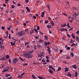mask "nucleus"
I'll return each mask as SVG.
<instances>
[{"mask_svg":"<svg viewBox=\"0 0 79 79\" xmlns=\"http://www.w3.org/2000/svg\"><path fill=\"white\" fill-rule=\"evenodd\" d=\"M9 62L10 64L11 63V60L10 59H9Z\"/></svg>","mask_w":79,"mask_h":79,"instance_id":"nucleus-54","label":"nucleus"},{"mask_svg":"<svg viewBox=\"0 0 79 79\" xmlns=\"http://www.w3.org/2000/svg\"><path fill=\"white\" fill-rule=\"evenodd\" d=\"M78 76V72H75V77H77Z\"/></svg>","mask_w":79,"mask_h":79,"instance_id":"nucleus-13","label":"nucleus"},{"mask_svg":"<svg viewBox=\"0 0 79 79\" xmlns=\"http://www.w3.org/2000/svg\"><path fill=\"white\" fill-rule=\"evenodd\" d=\"M66 58H67V59H70V56H67V57H66Z\"/></svg>","mask_w":79,"mask_h":79,"instance_id":"nucleus-37","label":"nucleus"},{"mask_svg":"<svg viewBox=\"0 0 79 79\" xmlns=\"http://www.w3.org/2000/svg\"><path fill=\"white\" fill-rule=\"evenodd\" d=\"M72 16L76 17L77 16V14H76V12H73V14L72 15Z\"/></svg>","mask_w":79,"mask_h":79,"instance_id":"nucleus-4","label":"nucleus"},{"mask_svg":"<svg viewBox=\"0 0 79 79\" xmlns=\"http://www.w3.org/2000/svg\"><path fill=\"white\" fill-rule=\"evenodd\" d=\"M15 6L14 5H12L11 6V8H15Z\"/></svg>","mask_w":79,"mask_h":79,"instance_id":"nucleus-43","label":"nucleus"},{"mask_svg":"<svg viewBox=\"0 0 79 79\" xmlns=\"http://www.w3.org/2000/svg\"><path fill=\"white\" fill-rule=\"evenodd\" d=\"M29 42H25V46H27V45L28 44H29Z\"/></svg>","mask_w":79,"mask_h":79,"instance_id":"nucleus-42","label":"nucleus"},{"mask_svg":"<svg viewBox=\"0 0 79 79\" xmlns=\"http://www.w3.org/2000/svg\"><path fill=\"white\" fill-rule=\"evenodd\" d=\"M8 71V69H5V70H4L3 71H2V73H4V72H6L7 71Z\"/></svg>","mask_w":79,"mask_h":79,"instance_id":"nucleus-15","label":"nucleus"},{"mask_svg":"<svg viewBox=\"0 0 79 79\" xmlns=\"http://www.w3.org/2000/svg\"><path fill=\"white\" fill-rule=\"evenodd\" d=\"M11 39L13 40V41H14V42H16L17 40H16L14 39H13V37H12V38H11Z\"/></svg>","mask_w":79,"mask_h":79,"instance_id":"nucleus-33","label":"nucleus"},{"mask_svg":"<svg viewBox=\"0 0 79 79\" xmlns=\"http://www.w3.org/2000/svg\"><path fill=\"white\" fill-rule=\"evenodd\" d=\"M73 27H72L69 30V31H72V30L73 29Z\"/></svg>","mask_w":79,"mask_h":79,"instance_id":"nucleus-46","label":"nucleus"},{"mask_svg":"<svg viewBox=\"0 0 79 79\" xmlns=\"http://www.w3.org/2000/svg\"><path fill=\"white\" fill-rule=\"evenodd\" d=\"M69 71V68H65V72H66L67 71Z\"/></svg>","mask_w":79,"mask_h":79,"instance_id":"nucleus-27","label":"nucleus"},{"mask_svg":"<svg viewBox=\"0 0 79 79\" xmlns=\"http://www.w3.org/2000/svg\"><path fill=\"white\" fill-rule=\"evenodd\" d=\"M61 70V68L59 67L58 68V69L57 70V71H59Z\"/></svg>","mask_w":79,"mask_h":79,"instance_id":"nucleus-32","label":"nucleus"},{"mask_svg":"<svg viewBox=\"0 0 79 79\" xmlns=\"http://www.w3.org/2000/svg\"><path fill=\"white\" fill-rule=\"evenodd\" d=\"M38 48H40L41 47V45H40V44H38L37 45Z\"/></svg>","mask_w":79,"mask_h":79,"instance_id":"nucleus-36","label":"nucleus"},{"mask_svg":"<svg viewBox=\"0 0 79 79\" xmlns=\"http://www.w3.org/2000/svg\"><path fill=\"white\" fill-rule=\"evenodd\" d=\"M72 37L74 39L75 38V36L74 35H73V34H72Z\"/></svg>","mask_w":79,"mask_h":79,"instance_id":"nucleus-41","label":"nucleus"},{"mask_svg":"<svg viewBox=\"0 0 79 79\" xmlns=\"http://www.w3.org/2000/svg\"><path fill=\"white\" fill-rule=\"evenodd\" d=\"M4 40V39L2 38H0V40L2 41V42H3V41Z\"/></svg>","mask_w":79,"mask_h":79,"instance_id":"nucleus-22","label":"nucleus"},{"mask_svg":"<svg viewBox=\"0 0 79 79\" xmlns=\"http://www.w3.org/2000/svg\"><path fill=\"white\" fill-rule=\"evenodd\" d=\"M26 9L27 10V11H28L29 12H30V10L28 7H26Z\"/></svg>","mask_w":79,"mask_h":79,"instance_id":"nucleus-16","label":"nucleus"},{"mask_svg":"<svg viewBox=\"0 0 79 79\" xmlns=\"http://www.w3.org/2000/svg\"><path fill=\"white\" fill-rule=\"evenodd\" d=\"M47 50H48V49H50V48L49 47V46H48L47 47Z\"/></svg>","mask_w":79,"mask_h":79,"instance_id":"nucleus-59","label":"nucleus"},{"mask_svg":"<svg viewBox=\"0 0 79 79\" xmlns=\"http://www.w3.org/2000/svg\"><path fill=\"white\" fill-rule=\"evenodd\" d=\"M49 68L50 69H52V68H53V66H52V65H49Z\"/></svg>","mask_w":79,"mask_h":79,"instance_id":"nucleus-25","label":"nucleus"},{"mask_svg":"<svg viewBox=\"0 0 79 79\" xmlns=\"http://www.w3.org/2000/svg\"><path fill=\"white\" fill-rule=\"evenodd\" d=\"M34 30L35 31V32H36V33H38V31L35 28L34 29Z\"/></svg>","mask_w":79,"mask_h":79,"instance_id":"nucleus-28","label":"nucleus"},{"mask_svg":"<svg viewBox=\"0 0 79 79\" xmlns=\"http://www.w3.org/2000/svg\"><path fill=\"white\" fill-rule=\"evenodd\" d=\"M47 27L48 28H50V27L49 26V25H47Z\"/></svg>","mask_w":79,"mask_h":79,"instance_id":"nucleus-62","label":"nucleus"},{"mask_svg":"<svg viewBox=\"0 0 79 79\" xmlns=\"http://www.w3.org/2000/svg\"><path fill=\"white\" fill-rule=\"evenodd\" d=\"M50 4H48L47 5V7L48 8L49 10H50Z\"/></svg>","mask_w":79,"mask_h":79,"instance_id":"nucleus-29","label":"nucleus"},{"mask_svg":"<svg viewBox=\"0 0 79 79\" xmlns=\"http://www.w3.org/2000/svg\"><path fill=\"white\" fill-rule=\"evenodd\" d=\"M32 77L34 78V79H36V77H35V76H34V75H33V74L32 75Z\"/></svg>","mask_w":79,"mask_h":79,"instance_id":"nucleus-34","label":"nucleus"},{"mask_svg":"<svg viewBox=\"0 0 79 79\" xmlns=\"http://www.w3.org/2000/svg\"><path fill=\"white\" fill-rule=\"evenodd\" d=\"M50 23H51L52 26H54L55 25V24L53 23V21H51L50 22Z\"/></svg>","mask_w":79,"mask_h":79,"instance_id":"nucleus-19","label":"nucleus"},{"mask_svg":"<svg viewBox=\"0 0 79 79\" xmlns=\"http://www.w3.org/2000/svg\"><path fill=\"white\" fill-rule=\"evenodd\" d=\"M27 56L28 58H32L33 56L32 55H30V54H27Z\"/></svg>","mask_w":79,"mask_h":79,"instance_id":"nucleus-5","label":"nucleus"},{"mask_svg":"<svg viewBox=\"0 0 79 79\" xmlns=\"http://www.w3.org/2000/svg\"><path fill=\"white\" fill-rule=\"evenodd\" d=\"M47 50L48 51V53H49V54H50L51 52L50 51V49H48Z\"/></svg>","mask_w":79,"mask_h":79,"instance_id":"nucleus-35","label":"nucleus"},{"mask_svg":"<svg viewBox=\"0 0 79 79\" xmlns=\"http://www.w3.org/2000/svg\"><path fill=\"white\" fill-rule=\"evenodd\" d=\"M39 29H40V27L39 26H38V27H37V30L39 31Z\"/></svg>","mask_w":79,"mask_h":79,"instance_id":"nucleus-49","label":"nucleus"},{"mask_svg":"<svg viewBox=\"0 0 79 79\" xmlns=\"http://www.w3.org/2000/svg\"><path fill=\"white\" fill-rule=\"evenodd\" d=\"M56 4L57 5H60V2H56Z\"/></svg>","mask_w":79,"mask_h":79,"instance_id":"nucleus-24","label":"nucleus"},{"mask_svg":"<svg viewBox=\"0 0 79 79\" xmlns=\"http://www.w3.org/2000/svg\"><path fill=\"white\" fill-rule=\"evenodd\" d=\"M74 45H76L75 44L73 43L71 45V46L72 47H74Z\"/></svg>","mask_w":79,"mask_h":79,"instance_id":"nucleus-30","label":"nucleus"},{"mask_svg":"<svg viewBox=\"0 0 79 79\" xmlns=\"http://www.w3.org/2000/svg\"><path fill=\"white\" fill-rule=\"evenodd\" d=\"M18 61H19V60L16 58H15L13 60V63L15 64H16Z\"/></svg>","mask_w":79,"mask_h":79,"instance_id":"nucleus-2","label":"nucleus"},{"mask_svg":"<svg viewBox=\"0 0 79 79\" xmlns=\"http://www.w3.org/2000/svg\"><path fill=\"white\" fill-rule=\"evenodd\" d=\"M5 56H3L2 57H0V60H1V61H2V60H5Z\"/></svg>","mask_w":79,"mask_h":79,"instance_id":"nucleus-6","label":"nucleus"},{"mask_svg":"<svg viewBox=\"0 0 79 79\" xmlns=\"http://www.w3.org/2000/svg\"><path fill=\"white\" fill-rule=\"evenodd\" d=\"M66 26V24L65 23H64V25L63 24L61 25L62 27H65Z\"/></svg>","mask_w":79,"mask_h":79,"instance_id":"nucleus-31","label":"nucleus"},{"mask_svg":"<svg viewBox=\"0 0 79 79\" xmlns=\"http://www.w3.org/2000/svg\"><path fill=\"white\" fill-rule=\"evenodd\" d=\"M44 45H45V47L47 46L48 45V43L46 41H44Z\"/></svg>","mask_w":79,"mask_h":79,"instance_id":"nucleus-8","label":"nucleus"},{"mask_svg":"<svg viewBox=\"0 0 79 79\" xmlns=\"http://www.w3.org/2000/svg\"><path fill=\"white\" fill-rule=\"evenodd\" d=\"M67 76L70 77H71L72 76V75L69 72L68 73V74H67Z\"/></svg>","mask_w":79,"mask_h":79,"instance_id":"nucleus-11","label":"nucleus"},{"mask_svg":"<svg viewBox=\"0 0 79 79\" xmlns=\"http://www.w3.org/2000/svg\"><path fill=\"white\" fill-rule=\"evenodd\" d=\"M70 49V47H68L67 48V50H69Z\"/></svg>","mask_w":79,"mask_h":79,"instance_id":"nucleus-51","label":"nucleus"},{"mask_svg":"<svg viewBox=\"0 0 79 79\" xmlns=\"http://www.w3.org/2000/svg\"><path fill=\"white\" fill-rule=\"evenodd\" d=\"M46 62H47L48 63H49L50 61H49V60L48 59H47L46 60Z\"/></svg>","mask_w":79,"mask_h":79,"instance_id":"nucleus-53","label":"nucleus"},{"mask_svg":"<svg viewBox=\"0 0 79 79\" xmlns=\"http://www.w3.org/2000/svg\"><path fill=\"white\" fill-rule=\"evenodd\" d=\"M73 68L75 69H77V66L76 65H75L73 66Z\"/></svg>","mask_w":79,"mask_h":79,"instance_id":"nucleus-17","label":"nucleus"},{"mask_svg":"<svg viewBox=\"0 0 79 79\" xmlns=\"http://www.w3.org/2000/svg\"><path fill=\"white\" fill-rule=\"evenodd\" d=\"M71 19L72 20H74V19H75V18H73V17H71Z\"/></svg>","mask_w":79,"mask_h":79,"instance_id":"nucleus-63","label":"nucleus"},{"mask_svg":"<svg viewBox=\"0 0 79 79\" xmlns=\"http://www.w3.org/2000/svg\"><path fill=\"white\" fill-rule=\"evenodd\" d=\"M29 2V0H25V2H26V3H28V2Z\"/></svg>","mask_w":79,"mask_h":79,"instance_id":"nucleus-52","label":"nucleus"},{"mask_svg":"<svg viewBox=\"0 0 79 79\" xmlns=\"http://www.w3.org/2000/svg\"><path fill=\"white\" fill-rule=\"evenodd\" d=\"M48 20H47L46 21H45V23H46L47 24H48Z\"/></svg>","mask_w":79,"mask_h":79,"instance_id":"nucleus-57","label":"nucleus"},{"mask_svg":"<svg viewBox=\"0 0 79 79\" xmlns=\"http://www.w3.org/2000/svg\"><path fill=\"white\" fill-rule=\"evenodd\" d=\"M28 65V64L27 63H26V64H24L23 65L24 66H27Z\"/></svg>","mask_w":79,"mask_h":79,"instance_id":"nucleus-48","label":"nucleus"},{"mask_svg":"<svg viewBox=\"0 0 79 79\" xmlns=\"http://www.w3.org/2000/svg\"><path fill=\"white\" fill-rule=\"evenodd\" d=\"M10 76V75L9 74L6 73V77H8Z\"/></svg>","mask_w":79,"mask_h":79,"instance_id":"nucleus-18","label":"nucleus"},{"mask_svg":"<svg viewBox=\"0 0 79 79\" xmlns=\"http://www.w3.org/2000/svg\"><path fill=\"white\" fill-rule=\"evenodd\" d=\"M12 77H8L7 78V79H12Z\"/></svg>","mask_w":79,"mask_h":79,"instance_id":"nucleus-45","label":"nucleus"},{"mask_svg":"<svg viewBox=\"0 0 79 79\" xmlns=\"http://www.w3.org/2000/svg\"><path fill=\"white\" fill-rule=\"evenodd\" d=\"M10 58V56L9 55H7V56H6V58Z\"/></svg>","mask_w":79,"mask_h":79,"instance_id":"nucleus-56","label":"nucleus"},{"mask_svg":"<svg viewBox=\"0 0 79 79\" xmlns=\"http://www.w3.org/2000/svg\"><path fill=\"white\" fill-rule=\"evenodd\" d=\"M34 33V30H31L30 31V35H31L33 33Z\"/></svg>","mask_w":79,"mask_h":79,"instance_id":"nucleus-9","label":"nucleus"},{"mask_svg":"<svg viewBox=\"0 0 79 79\" xmlns=\"http://www.w3.org/2000/svg\"><path fill=\"white\" fill-rule=\"evenodd\" d=\"M44 15L43 14H41V17L42 18H43V17H44Z\"/></svg>","mask_w":79,"mask_h":79,"instance_id":"nucleus-58","label":"nucleus"},{"mask_svg":"<svg viewBox=\"0 0 79 79\" xmlns=\"http://www.w3.org/2000/svg\"><path fill=\"white\" fill-rule=\"evenodd\" d=\"M5 28V27H3V26H2V29L3 30V29H4Z\"/></svg>","mask_w":79,"mask_h":79,"instance_id":"nucleus-61","label":"nucleus"},{"mask_svg":"<svg viewBox=\"0 0 79 79\" xmlns=\"http://www.w3.org/2000/svg\"><path fill=\"white\" fill-rule=\"evenodd\" d=\"M71 43L72 44L73 43V41L72 39H70Z\"/></svg>","mask_w":79,"mask_h":79,"instance_id":"nucleus-40","label":"nucleus"},{"mask_svg":"<svg viewBox=\"0 0 79 79\" xmlns=\"http://www.w3.org/2000/svg\"><path fill=\"white\" fill-rule=\"evenodd\" d=\"M39 42L41 43H42L43 42V40L42 39H40L39 40Z\"/></svg>","mask_w":79,"mask_h":79,"instance_id":"nucleus-44","label":"nucleus"},{"mask_svg":"<svg viewBox=\"0 0 79 79\" xmlns=\"http://www.w3.org/2000/svg\"><path fill=\"white\" fill-rule=\"evenodd\" d=\"M48 70L50 73L51 74L53 73V70L52 69H49Z\"/></svg>","mask_w":79,"mask_h":79,"instance_id":"nucleus-7","label":"nucleus"},{"mask_svg":"<svg viewBox=\"0 0 79 79\" xmlns=\"http://www.w3.org/2000/svg\"><path fill=\"white\" fill-rule=\"evenodd\" d=\"M37 77L40 79H44L42 77Z\"/></svg>","mask_w":79,"mask_h":79,"instance_id":"nucleus-26","label":"nucleus"},{"mask_svg":"<svg viewBox=\"0 0 79 79\" xmlns=\"http://www.w3.org/2000/svg\"><path fill=\"white\" fill-rule=\"evenodd\" d=\"M44 55V52H42L40 53V54H38V57H42Z\"/></svg>","mask_w":79,"mask_h":79,"instance_id":"nucleus-3","label":"nucleus"},{"mask_svg":"<svg viewBox=\"0 0 79 79\" xmlns=\"http://www.w3.org/2000/svg\"><path fill=\"white\" fill-rule=\"evenodd\" d=\"M21 5L20 3L18 4V6L20 7L21 6Z\"/></svg>","mask_w":79,"mask_h":79,"instance_id":"nucleus-50","label":"nucleus"},{"mask_svg":"<svg viewBox=\"0 0 79 79\" xmlns=\"http://www.w3.org/2000/svg\"><path fill=\"white\" fill-rule=\"evenodd\" d=\"M19 36H22L23 35H24L25 34V32L24 31H20L18 34Z\"/></svg>","mask_w":79,"mask_h":79,"instance_id":"nucleus-1","label":"nucleus"},{"mask_svg":"<svg viewBox=\"0 0 79 79\" xmlns=\"http://www.w3.org/2000/svg\"><path fill=\"white\" fill-rule=\"evenodd\" d=\"M70 55L71 57H73L74 56V54L73 53H71L70 54Z\"/></svg>","mask_w":79,"mask_h":79,"instance_id":"nucleus-20","label":"nucleus"},{"mask_svg":"<svg viewBox=\"0 0 79 79\" xmlns=\"http://www.w3.org/2000/svg\"><path fill=\"white\" fill-rule=\"evenodd\" d=\"M19 59H20L21 61H24V60L22 58H21V57H19Z\"/></svg>","mask_w":79,"mask_h":79,"instance_id":"nucleus-21","label":"nucleus"},{"mask_svg":"<svg viewBox=\"0 0 79 79\" xmlns=\"http://www.w3.org/2000/svg\"><path fill=\"white\" fill-rule=\"evenodd\" d=\"M10 44H11V45L12 46H13V45H14L15 44V43H13V42H10Z\"/></svg>","mask_w":79,"mask_h":79,"instance_id":"nucleus-14","label":"nucleus"},{"mask_svg":"<svg viewBox=\"0 0 79 79\" xmlns=\"http://www.w3.org/2000/svg\"><path fill=\"white\" fill-rule=\"evenodd\" d=\"M17 77L18 78H22V76H20V75H18V76Z\"/></svg>","mask_w":79,"mask_h":79,"instance_id":"nucleus-38","label":"nucleus"},{"mask_svg":"<svg viewBox=\"0 0 79 79\" xmlns=\"http://www.w3.org/2000/svg\"><path fill=\"white\" fill-rule=\"evenodd\" d=\"M61 31H67L68 30L66 29L63 28V29H61Z\"/></svg>","mask_w":79,"mask_h":79,"instance_id":"nucleus-10","label":"nucleus"},{"mask_svg":"<svg viewBox=\"0 0 79 79\" xmlns=\"http://www.w3.org/2000/svg\"><path fill=\"white\" fill-rule=\"evenodd\" d=\"M34 52V51H31L30 52H29L27 54H31L32 52Z\"/></svg>","mask_w":79,"mask_h":79,"instance_id":"nucleus-23","label":"nucleus"},{"mask_svg":"<svg viewBox=\"0 0 79 79\" xmlns=\"http://www.w3.org/2000/svg\"><path fill=\"white\" fill-rule=\"evenodd\" d=\"M4 48V47L2 45H0V50Z\"/></svg>","mask_w":79,"mask_h":79,"instance_id":"nucleus-12","label":"nucleus"},{"mask_svg":"<svg viewBox=\"0 0 79 79\" xmlns=\"http://www.w3.org/2000/svg\"><path fill=\"white\" fill-rule=\"evenodd\" d=\"M6 34H7V35H8V31H6Z\"/></svg>","mask_w":79,"mask_h":79,"instance_id":"nucleus-55","label":"nucleus"},{"mask_svg":"<svg viewBox=\"0 0 79 79\" xmlns=\"http://www.w3.org/2000/svg\"><path fill=\"white\" fill-rule=\"evenodd\" d=\"M36 46H34V49L35 50H36Z\"/></svg>","mask_w":79,"mask_h":79,"instance_id":"nucleus-47","label":"nucleus"},{"mask_svg":"<svg viewBox=\"0 0 79 79\" xmlns=\"http://www.w3.org/2000/svg\"><path fill=\"white\" fill-rule=\"evenodd\" d=\"M33 17L34 18V19H36V17L35 16H33Z\"/></svg>","mask_w":79,"mask_h":79,"instance_id":"nucleus-64","label":"nucleus"},{"mask_svg":"<svg viewBox=\"0 0 79 79\" xmlns=\"http://www.w3.org/2000/svg\"><path fill=\"white\" fill-rule=\"evenodd\" d=\"M42 62H45V60H44V58H42Z\"/></svg>","mask_w":79,"mask_h":79,"instance_id":"nucleus-39","label":"nucleus"},{"mask_svg":"<svg viewBox=\"0 0 79 79\" xmlns=\"http://www.w3.org/2000/svg\"><path fill=\"white\" fill-rule=\"evenodd\" d=\"M76 33L79 35V30H78V31Z\"/></svg>","mask_w":79,"mask_h":79,"instance_id":"nucleus-60","label":"nucleus"}]
</instances>
